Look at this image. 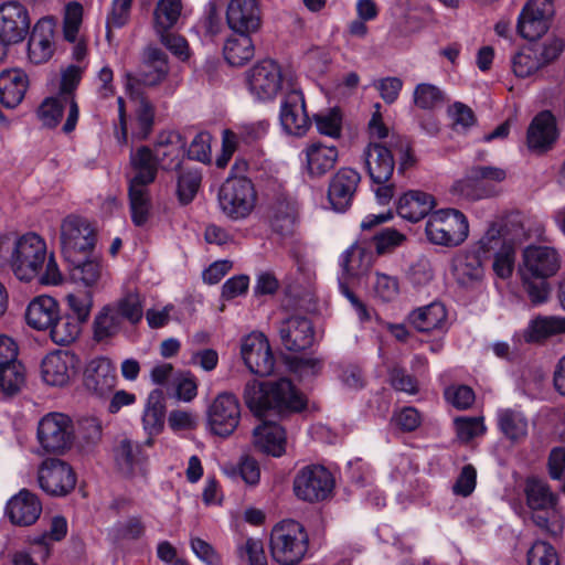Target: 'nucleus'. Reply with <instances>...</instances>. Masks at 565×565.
I'll return each instance as SVG.
<instances>
[{"mask_svg": "<svg viewBox=\"0 0 565 565\" xmlns=\"http://www.w3.org/2000/svg\"><path fill=\"white\" fill-rule=\"evenodd\" d=\"M244 401L257 417L264 416L267 411L282 414L299 412L306 406L305 397L297 392L288 379L268 382L250 381L245 385Z\"/></svg>", "mask_w": 565, "mask_h": 565, "instance_id": "f257e3e1", "label": "nucleus"}, {"mask_svg": "<svg viewBox=\"0 0 565 565\" xmlns=\"http://www.w3.org/2000/svg\"><path fill=\"white\" fill-rule=\"evenodd\" d=\"M143 317V299L137 290L125 292L117 300L100 308L93 322V335L98 342L117 335L125 322L135 326Z\"/></svg>", "mask_w": 565, "mask_h": 565, "instance_id": "f03ea898", "label": "nucleus"}, {"mask_svg": "<svg viewBox=\"0 0 565 565\" xmlns=\"http://www.w3.org/2000/svg\"><path fill=\"white\" fill-rule=\"evenodd\" d=\"M309 537L305 527L297 521L284 520L270 533V554L280 565H297L305 557Z\"/></svg>", "mask_w": 565, "mask_h": 565, "instance_id": "7ed1b4c3", "label": "nucleus"}, {"mask_svg": "<svg viewBox=\"0 0 565 565\" xmlns=\"http://www.w3.org/2000/svg\"><path fill=\"white\" fill-rule=\"evenodd\" d=\"M425 233L434 245L457 247L469 236V222L459 210L441 209L428 216Z\"/></svg>", "mask_w": 565, "mask_h": 565, "instance_id": "20e7f679", "label": "nucleus"}, {"mask_svg": "<svg viewBox=\"0 0 565 565\" xmlns=\"http://www.w3.org/2000/svg\"><path fill=\"white\" fill-rule=\"evenodd\" d=\"M46 257V244L35 233H28L14 242L10 266L20 280L30 281L42 269Z\"/></svg>", "mask_w": 565, "mask_h": 565, "instance_id": "39448f33", "label": "nucleus"}, {"mask_svg": "<svg viewBox=\"0 0 565 565\" xmlns=\"http://www.w3.org/2000/svg\"><path fill=\"white\" fill-rule=\"evenodd\" d=\"M255 202L254 185L246 178L227 179L220 189V207L232 220L247 217L253 211Z\"/></svg>", "mask_w": 565, "mask_h": 565, "instance_id": "423d86ee", "label": "nucleus"}, {"mask_svg": "<svg viewBox=\"0 0 565 565\" xmlns=\"http://www.w3.org/2000/svg\"><path fill=\"white\" fill-rule=\"evenodd\" d=\"M334 487L331 472L320 465L301 468L294 479V492L300 500L318 502L326 500Z\"/></svg>", "mask_w": 565, "mask_h": 565, "instance_id": "0eeeda50", "label": "nucleus"}, {"mask_svg": "<svg viewBox=\"0 0 565 565\" xmlns=\"http://www.w3.org/2000/svg\"><path fill=\"white\" fill-rule=\"evenodd\" d=\"M38 441L45 452H61L72 444V420L62 413L43 416L38 425Z\"/></svg>", "mask_w": 565, "mask_h": 565, "instance_id": "6e6552de", "label": "nucleus"}, {"mask_svg": "<svg viewBox=\"0 0 565 565\" xmlns=\"http://www.w3.org/2000/svg\"><path fill=\"white\" fill-rule=\"evenodd\" d=\"M169 73L167 54L159 47L149 46L143 52V62L136 74L126 75V88L130 93L138 86L153 87L162 83Z\"/></svg>", "mask_w": 565, "mask_h": 565, "instance_id": "1a4fd4ad", "label": "nucleus"}, {"mask_svg": "<svg viewBox=\"0 0 565 565\" xmlns=\"http://www.w3.org/2000/svg\"><path fill=\"white\" fill-rule=\"evenodd\" d=\"M95 243V230L86 218L76 215L64 218L61 225V246L67 259L76 253L90 252Z\"/></svg>", "mask_w": 565, "mask_h": 565, "instance_id": "9d476101", "label": "nucleus"}, {"mask_svg": "<svg viewBox=\"0 0 565 565\" xmlns=\"http://www.w3.org/2000/svg\"><path fill=\"white\" fill-rule=\"evenodd\" d=\"M280 66L273 60H264L247 72V86L255 99L273 100L281 89Z\"/></svg>", "mask_w": 565, "mask_h": 565, "instance_id": "9b49d317", "label": "nucleus"}, {"mask_svg": "<svg viewBox=\"0 0 565 565\" xmlns=\"http://www.w3.org/2000/svg\"><path fill=\"white\" fill-rule=\"evenodd\" d=\"M38 482L44 492L62 497L75 488L76 476L67 462L57 458H49L39 467Z\"/></svg>", "mask_w": 565, "mask_h": 565, "instance_id": "f8f14e48", "label": "nucleus"}, {"mask_svg": "<svg viewBox=\"0 0 565 565\" xmlns=\"http://www.w3.org/2000/svg\"><path fill=\"white\" fill-rule=\"evenodd\" d=\"M561 267V256L551 246L529 245L522 254L521 273L525 279H546L554 276Z\"/></svg>", "mask_w": 565, "mask_h": 565, "instance_id": "ddd939ff", "label": "nucleus"}, {"mask_svg": "<svg viewBox=\"0 0 565 565\" xmlns=\"http://www.w3.org/2000/svg\"><path fill=\"white\" fill-rule=\"evenodd\" d=\"M241 418V408L235 395L218 394L207 411V423L213 434L227 437L236 429Z\"/></svg>", "mask_w": 565, "mask_h": 565, "instance_id": "4468645a", "label": "nucleus"}, {"mask_svg": "<svg viewBox=\"0 0 565 565\" xmlns=\"http://www.w3.org/2000/svg\"><path fill=\"white\" fill-rule=\"evenodd\" d=\"M554 14L551 0H529L518 19L520 35L529 41H535L546 33L550 20Z\"/></svg>", "mask_w": 565, "mask_h": 565, "instance_id": "2eb2a0df", "label": "nucleus"}, {"mask_svg": "<svg viewBox=\"0 0 565 565\" xmlns=\"http://www.w3.org/2000/svg\"><path fill=\"white\" fill-rule=\"evenodd\" d=\"M241 355L248 370L259 376L270 375L275 359L267 338L260 332L246 335L241 345Z\"/></svg>", "mask_w": 565, "mask_h": 565, "instance_id": "dca6fc26", "label": "nucleus"}, {"mask_svg": "<svg viewBox=\"0 0 565 565\" xmlns=\"http://www.w3.org/2000/svg\"><path fill=\"white\" fill-rule=\"evenodd\" d=\"M279 120L285 132L296 137L305 136L311 127L302 92L291 89L280 105Z\"/></svg>", "mask_w": 565, "mask_h": 565, "instance_id": "f3484780", "label": "nucleus"}, {"mask_svg": "<svg viewBox=\"0 0 565 565\" xmlns=\"http://www.w3.org/2000/svg\"><path fill=\"white\" fill-rule=\"evenodd\" d=\"M262 21L258 0H230L226 23L234 33L253 35L260 30Z\"/></svg>", "mask_w": 565, "mask_h": 565, "instance_id": "a211bd4d", "label": "nucleus"}, {"mask_svg": "<svg viewBox=\"0 0 565 565\" xmlns=\"http://www.w3.org/2000/svg\"><path fill=\"white\" fill-rule=\"evenodd\" d=\"M303 170L311 179H319L330 172L339 159V150L334 145L311 141L300 152Z\"/></svg>", "mask_w": 565, "mask_h": 565, "instance_id": "6ab92c4d", "label": "nucleus"}, {"mask_svg": "<svg viewBox=\"0 0 565 565\" xmlns=\"http://www.w3.org/2000/svg\"><path fill=\"white\" fill-rule=\"evenodd\" d=\"M277 329L280 342L288 351H302L313 344V326L311 320L305 316L288 317L279 322Z\"/></svg>", "mask_w": 565, "mask_h": 565, "instance_id": "aec40b11", "label": "nucleus"}, {"mask_svg": "<svg viewBox=\"0 0 565 565\" xmlns=\"http://www.w3.org/2000/svg\"><path fill=\"white\" fill-rule=\"evenodd\" d=\"M116 367L106 358H96L88 362L84 371V387L93 396L107 397L116 386Z\"/></svg>", "mask_w": 565, "mask_h": 565, "instance_id": "412c9836", "label": "nucleus"}, {"mask_svg": "<svg viewBox=\"0 0 565 565\" xmlns=\"http://www.w3.org/2000/svg\"><path fill=\"white\" fill-rule=\"evenodd\" d=\"M28 10L18 1H7L0 6V36L9 43L22 42L30 29Z\"/></svg>", "mask_w": 565, "mask_h": 565, "instance_id": "4be33fe9", "label": "nucleus"}, {"mask_svg": "<svg viewBox=\"0 0 565 565\" xmlns=\"http://www.w3.org/2000/svg\"><path fill=\"white\" fill-rule=\"evenodd\" d=\"M268 127V121L259 120L239 125L237 132L225 129L222 134V152L216 159V166L218 168L226 167L237 149L238 140L245 143L255 142L266 136Z\"/></svg>", "mask_w": 565, "mask_h": 565, "instance_id": "5701e85b", "label": "nucleus"}, {"mask_svg": "<svg viewBox=\"0 0 565 565\" xmlns=\"http://www.w3.org/2000/svg\"><path fill=\"white\" fill-rule=\"evenodd\" d=\"M360 180V173L351 168H342L333 175L329 183L328 199L335 212L349 209Z\"/></svg>", "mask_w": 565, "mask_h": 565, "instance_id": "b1692460", "label": "nucleus"}, {"mask_svg": "<svg viewBox=\"0 0 565 565\" xmlns=\"http://www.w3.org/2000/svg\"><path fill=\"white\" fill-rule=\"evenodd\" d=\"M114 452L116 466L122 476L145 477L148 457L139 443L124 438L117 444Z\"/></svg>", "mask_w": 565, "mask_h": 565, "instance_id": "393cba45", "label": "nucleus"}, {"mask_svg": "<svg viewBox=\"0 0 565 565\" xmlns=\"http://www.w3.org/2000/svg\"><path fill=\"white\" fill-rule=\"evenodd\" d=\"M185 141L177 131H162L157 136L153 154L164 170L180 168L184 156Z\"/></svg>", "mask_w": 565, "mask_h": 565, "instance_id": "a878e982", "label": "nucleus"}, {"mask_svg": "<svg viewBox=\"0 0 565 565\" xmlns=\"http://www.w3.org/2000/svg\"><path fill=\"white\" fill-rule=\"evenodd\" d=\"M55 23L43 18L34 25L28 43L29 58L34 64L47 62L54 52Z\"/></svg>", "mask_w": 565, "mask_h": 565, "instance_id": "bb28decb", "label": "nucleus"}, {"mask_svg": "<svg viewBox=\"0 0 565 565\" xmlns=\"http://www.w3.org/2000/svg\"><path fill=\"white\" fill-rule=\"evenodd\" d=\"M75 358L67 351H54L42 361L41 374L43 381L52 386H63L68 383L74 373Z\"/></svg>", "mask_w": 565, "mask_h": 565, "instance_id": "cd10ccee", "label": "nucleus"}, {"mask_svg": "<svg viewBox=\"0 0 565 565\" xmlns=\"http://www.w3.org/2000/svg\"><path fill=\"white\" fill-rule=\"evenodd\" d=\"M83 67L79 65H68L62 72L61 86L57 95L62 96L67 106V116L62 130L65 134L72 132L79 117L78 105L74 97V90L81 82Z\"/></svg>", "mask_w": 565, "mask_h": 565, "instance_id": "c85d7f7f", "label": "nucleus"}, {"mask_svg": "<svg viewBox=\"0 0 565 565\" xmlns=\"http://www.w3.org/2000/svg\"><path fill=\"white\" fill-rule=\"evenodd\" d=\"M41 512L42 504L39 498L28 489L20 490L7 504V515L13 524L20 526L33 524Z\"/></svg>", "mask_w": 565, "mask_h": 565, "instance_id": "c756f323", "label": "nucleus"}, {"mask_svg": "<svg viewBox=\"0 0 565 565\" xmlns=\"http://www.w3.org/2000/svg\"><path fill=\"white\" fill-rule=\"evenodd\" d=\"M364 166L373 183H386L394 171L392 152L380 143H370L363 152Z\"/></svg>", "mask_w": 565, "mask_h": 565, "instance_id": "7c9ffc66", "label": "nucleus"}, {"mask_svg": "<svg viewBox=\"0 0 565 565\" xmlns=\"http://www.w3.org/2000/svg\"><path fill=\"white\" fill-rule=\"evenodd\" d=\"M253 443L259 451L280 457L286 450V434L280 425L265 422L254 429Z\"/></svg>", "mask_w": 565, "mask_h": 565, "instance_id": "2f4dec72", "label": "nucleus"}, {"mask_svg": "<svg viewBox=\"0 0 565 565\" xmlns=\"http://www.w3.org/2000/svg\"><path fill=\"white\" fill-rule=\"evenodd\" d=\"M436 205L435 199L429 193L411 190L403 194L397 203L398 215L409 222H418L427 215Z\"/></svg>", "mask_w": 565, "mask_h": 565, "instance_id": "473e14b6", "label": "nucleus"}, {"mask_svg": "<svg viewBox=\"0 0 565 565\" xmlns=\"http://www.w3.org/2000/svg\"><path fill=\"white\" fill-rule=\"evenodd\" d=\"M60 315L57 301L50 296H39L28 306L25 319L36 330L50 329Z\"/></svg>", "mask_w": 565, "mask_h": 565, "instance_id": "72a5a7b5", "label": "nucleus"}, {"mask_svg": "<svg viewBox=\"0 0 565 565\" xmlns=\"http://www.w3.org/2000/svg\"><path fill=\"white\" fill-rule=\"evenodd\" d=\"M556 122L550 111L540 113L531 122L527 130V145L533 150L548 149L556 140Z\"/></svg>", "mask_w": 565, "mask_h": 565, "instance_id": "f704fd0d", "label": "nucleus"}, {"mask_svg": "<svg viewBox=\"0 0 565 565\" xmlns=\"http://www.w3.org/2000/svg\"><path fill=\"white\" fill-rule=\"evenodd\" d=\"M130 166L135 174L129 180V184L148 186L156 180L160 164L153 151L147 146H141L130 153Z\"/></svg>", "mask_w": 565, "mask_h": 565, "instance_id": "c9c22d12", "label": "nucleus"}, {"mask_svg": "<svg viewBox=\"0 0 565 565\" xmlns=\"http://www.w3.org/2000/svg\"><path fill=\"white\" fill-rule=\"evenodd\" d=\"M408 321L419 332L443 330L447 323V311L441 302L435 301L413 310Z\"/></svg>", "mask_w": 565, "mask_h": 565, "instance_id": "e433bc0d", "label": "nucleus"}, {"mask_svg": "<svg viewBox=\"0 0 565 565\" xmlns=\"http://www.w3.org/2000/svg\"><path fill=\"white\" fill-rule=\"evenodd\" d=\"M28 77L21 70L0 73V102L8 108L18 106L26 92Z\"/></svg>", "mask_w": 565, "mask_h": 565, "instance_id": "4c0bfd02", "label": "nucleus"}, {"mask_svg": "<svg viewBox=\"0 0 565 565\" xmlns=\"http://www.w3.org/2000/svg\"><path fill=\"white\" fill-rule=\"evenodd\" d=\"M375 262V254L360 243L353 244L340 256V266L344 281L347 277L366 273Z\"/></svg>", "mask_w": 565, "mask_h": 565, "instance_id": "58836bf2", "label": "nucleus"}, {"mask_svg": "<svg viewBox=\"0 0 565 565\" xmlns=\"http://www.w3.org/2000/svg\"><path fill=\"white\" fill-rule=\"evenodd\" d=\"M483 259L486 258L477 250L458 253L451 260V270L457 281L468 285L480 280L483 276Z\"/></svg>", "mask_w": 565, "mask_h": 565, "instance_id": "ea45409f", "label": "nucleus"}, {"mask_svg": "<svg viewBox=\"0 0 565 565\" xmlns=\"http://www.w3.org/2000/svg\"><path fill=\"white\" fill-rule=\"evenodd\" d=\"M562 333H565V317L539 316L529 322L523 337L527 343H540Z\"/></svg>", "mask_w": 565, "mask_h": 565, "instance_id": "a19ab883", "label": "nucleus"}, {"mask_svg": "<svg viewBox=\"0 0 565 565\" xmlns=\"http://www.w3.org/2000/svg\"><path fill=\"white\" fill-rule=\"evenodd\" d=\"M497 422L500 431L510 440H520L527 435V418L518 407L499 408L497 411Z\"/></svg>", "mask_w": 565, "mask_h": 565, "instance_id": "79ce46f5", "label": "nucleus"}, {"mask_svg": "<svg viewBox=\"0 0 565 565\" xmlns=\"http://www.w3.org/2000/svg\"><path fill=\"white\" fill-rule=\"evenodd\" d=\"M68 260L72 263L70 277L74 284L92 289L97 288L103 282L105 277L104 267L97 258L85 260L71 258Z\"/></svg>", "mask_w": 565, "mask_h": 565, "instance_id": "37998d69", "label": "nucleus"}, {"mask_svg": "<svg viewBox=\"0 0 565 565\" xmlns=\"http://www.w3.org/2000/svg\"><path fill=\"white\" fill-rule=\"evenodd\" d=\"M223 54L230 65H245L254 57L255 54L252 34L234 33L227 38L223 47Z\"/></svg>", "mask_w": 565, "mask_h": 565, "instance_id": "c03bdc74", "label": "nucleus"}, {"mask_svg": "<svg viewBox=\"0 0 565 565\" xmlns=\"http://www.w3.org/2000/svg\"><path fill=\"white\" fill-rule=\"evenodd\" d=\"M164 396L160 390L150 392L143 411L142 424L148 435H158L164 425Z\"/></svg>", "mask_w": 565, "mask_h": 565, "instance_id": "a18cd8bd", "label": "nucleus"}, {"mask_svg": "<svg viewBox=\"0 0 565 565\" xmlns=\"http://www.w3.org/2000/svg\"><path fill=\"white\" fill-rule=\"evenodd\" d=\"M413 105L424 111H435L443 108L448 102L446 92L439 86L423 82L413 90Z\"/></svg>", "mask_w": 565, "mask_h": 565, "instance_id": "49530a36", "label": "nucleus"}, {"mask_svg": "<svg viewBox=\"0 0 565 565\" xmlns=\"http://www.w3.org/2000/svg\"><path fill=\"white\" fill-rule=\"evenodd\" d=\"M524 493L526 504L532 510H550L557 504V495L541 479L529 478L525 482Z\"/></svg>", "mask_w": 565, "mask_h": 565, "instance_id": "de8ad7c7", "label": "nucleus"}, {"mask_svg": "<svg viewBox=\"0 0 565 565\" xmlns=\"http://www.w3.org/2000/svg\"><path fill=\"white\" fill-rule=\"evenodd\" d=\"M450 192L467 201H479L493 198L499 194V190L493 184H481L470 175V169L463 179L456 181Z\"/></svg>", "mask_w": 565, "mask_h": 565, "instance_id": "09e8293b", "label": "nucleus"}, {"mask_svg": "<svg viewBox=\"0 0 565 565\" xmlns=\"http://www.w3.org/2000/svg\"><path fill=\"white\" fill-rule=\"evenodd\" d=\"M181 0H158L153 10V29L156 33L173 30L181 18Z\"/></svg>", "mask_w": 565, "mask_h": 565, "instance_id": "8fccbe9b", "label": "nucleus"}, {"mask_svg": "<svg viewBox=\"0 0 565 565\" xmlns=\"http://www.w3.org/2000/svg\"><path fill=\"white\" fill-rule=\"evenodd\" d=\"M129 205L132 223L136 226L146 225L151 211L148 186L129 184Z\"/></svg>", "mask_w": 565, "mask_h": 565, "instance_id": "3c124183", "label": "nucleus"}, {"mask_svg": "<svg viewBox=\"0 0 565 565\" xmlns=\"http://www.w3.org/2000/svg\"><path fill=\"white\" fill-rule=\"evenodd\" d=\"M223 473L233 481L243 480L248 486H256L260 479L258 462L246 456L237 465L225 463L222 466Z\"/></svg>", "mask_w": 565, "mask_h": 565, "instance_id": "603ef678", "label": "nucleus"}, {"mask_svg": "<svg viewBox=\"0 0 565 565\" xmlns=\"http://www.w3.org/2000/svg\"><path fill=\"white\" fill-rule=\"evenodd\" d=\"M25 384V369L21 362L0 369V394L2 397L17 395Z\"/></svg>", "mask_w": 565, "mask_h": 565, "instance_id": "864d4df0", "label": "nucleus"}, {"mask_svg": "<svg viewBox=\"0 0 565 565\" xmlns=\"http://www.w3.org/2000/svg\"><path fill=\"white\" fill-rule=\"evenodd\" d=\"M83 322L72 316L57 317L51 329V339L60 345L74 342L81 334Z\"/></svg>", "mask_w": 565, "mask_h": 565, "instance_id": "5fc2aeb1", "label": "nucleus"}, {"mask_svg": "<svg viewBox=\"0 0 565 565\" xmlns=\"http://www.w3.org/2000/svg\"><path fill=\"white\" fill-rule=\"evenodd\" d=\"M201 172L195 168L181 169L178 177L177 193L182 204L190 203L201 184Z\"/></svg>", "mask_w": 565, "mask_h": 565, "instance_id": "6e6d98bb", "label": "nucleus"}, {"mask_svg": "<svg viewBox=\"0 0 565 565\" xmlns=\"http://www.w3.org/2000/svg\"><path fill=\"white\" fill-rule=\"evenodd\" d=\"M64 111L67 113V106L62 96L57 95L42 102L38 109V117L43 126L53 128L58 125Z\"/></svg>", "mask_w": 565, "mask_h": 565, "instance_id": "4d7b16f0", "label": "nucleus"}, {"mask_svg": "<svg viewBox=\"0 0 565 565\" xmlns=\"http://www.w3.org/2000/svg\"><path fill=\"white\" fill-rule=\"evenodd\" d=\"M313 122L320 135L331 138H339L341 136L342 116L337 108L316 114Z\"/></svg>", "mask_w": 565, "mask_h": 565, "instance_id": "13d9d810", "label": "nucleus"}, {"mask_svg": "<svg viewBox=\"0 0 565 565\" xmlns=\"http://www.w3.org/2000/svg\"><path fill=\"white\" fill-rule=\"evenodd\" d=\"M542 67L539 53L534 49H527L516 53L512 58V70L518 77H527Z\"/></svg>", "mask_w": 565, "mask_h": 565, "instance_id": "bf43d9fd", "label": "nucleus"}, {"mask_svg": "<svg viewBox=\"0 0 565 565\" xmlns=\"http://www.w3.org/2000/svg\"><path fill=\"white\" fill-rule=\"evenodd\" d=\"M66 303L73 312V317L85 323L93 308L94 299L92 290L76 291L66 296Z\"/></svg>", "mask_w": 565, "mask_h": 565, "instance_id": "052dcab7", "label": "nucleus"}, {"mask_svg": "<svg viewBox=\"0 0 565 565\" xmlns=\"http://www.w3.org/2000/svg\"><path fill=\"white\" fill-rule=\"evenodd\" d=\"M154 122V107L146 98H140L136 109V128L134 135L142 140L146 139L152 130Z\"/></svg>", "mask_w": 565, "mask_h": 565, "instance_id": "680f3d73", "label": "nucleus"}, {"mask_svg": "<svg viewBox=\"0 0 565 565\" xmlns=\"http://www.w3.org/2000/svg\"><path fill=\"white\" fill-rule=\"evenodd\" d=\"M503 244H512L502 236V226L498 223H491L479 239L476 246V250L480 253L484 258H488L490 253H497Z\"/></svg>", "mask_w": 565, "mask_h": 565, "instance_id": "e2e57ef3", "label": "nucleus"}, {"mask_svg": "<svg viewBox=\"0 0 565 565\" xmlns=\"http://www.w3.org/2000/svg\"><path fill=\"white\" fill-rule=\"evenodd\" d=\"M373 291L375 297L384 302L395 300L399 294V282L397 277L376 271Z\"/></svg>", "mask_w": 565, "mask_h": 565, "instance_id": "0e129e2a", "label": "nucleus"}, {"mask_svg": "<svg viewBox=\"0 0 565 565\" xmlns=\"http://www.w3.org/2000/svg\"><path fill=\"white\" fill-rule=\"evenodd\" d=\"M376 255H384L393 252L396 247L403 245L406 236L395 228L386 227L377 232L372 238Z\"/></svg>", "mask_w": 565, "mask_h": 565, "instance_id": "69168bd1", "label": "nucleus"}, {"mask_svg": "<svg viewBox=\"0 0 565 565\" xmlns=\"http://www.w3.org/2000/svg\"><path fill=\"white\" fill-rule=\"evenodd\" d=\"M388 381L391 386L398 392H403L408 395H415L418 393L417 380L398 364H394L388 369Z\"/></svg>", "mask_w": 565, "mask_h": 565, "instance_id": "338daca9", "label": "nucleus"}, {"mask_svg": "<svg viewBox=\"0 0 565 565\" xmlns=\"http://www.w3.org/2000/svg\"><path fill=\"white\" fill-rule=\"evenodd\" d=\"M527 565H559L554 546L536 541L527 553Z\"/></svg>", "mask_w": 565, "mask_h": 565, "instance_id": "774afa93", "label": "nucleus"}]
</instances>
